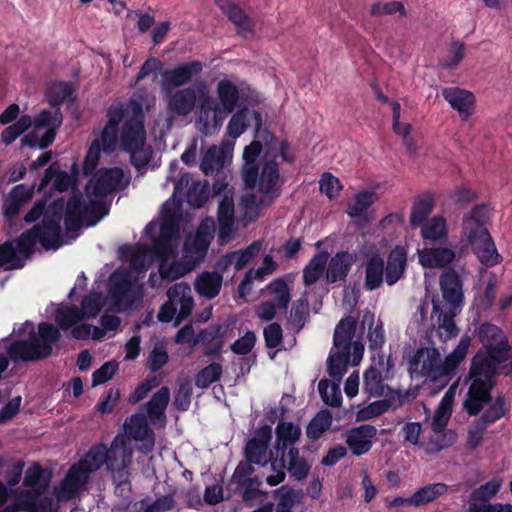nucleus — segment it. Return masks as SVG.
<instances>
[{"label": "nucleus", "mask_w": 512, "mask_h": 512, "mask_svg": "<svg viewBox=\"0 0 512 512\" xmlns=\"http://www.w3.org/2000/svg\"><path fill=\"white\" fill-rule=\"evenodd\" d=\"M407 249L397 245L389 253L385 268V280L388 285H394L404 275L407 266Z\"/></svg>", "instance_id": "34"}, {"label": "nucleus", "mask_w": 512, "mask_h": 512, "mask_svg": "<svg viewBox=\"0 0 512 512\" xmlns=\"http://www.w3.org/2000/svg\"><path fill=\"white\" fill-rule=\"evenodd\" d=\"M8 499L7 487L0 483V506ZM57 500L52 497L43 496L36 491H24L18 495L14 503L7 505L0 512H57Z\"/></svg>", "instance_id": "17"}, {"label": "nucleus", "mask_w": 512, "mask_h": 512, "mask_svg": "<svg viewBox=\"0 0 512 512\" xmlns=\"http://www.w3.org/2000/svg\"><path fill=\"white\" fill-rule=\"evenodd\" d=\"M318 390L322 400L331 407H339L342 403L340 382L330 383L328 380H320Z\"/></svg>", "instance_id": "54"}, {"label": "nucleus", "mask_w": 512, "mask_h": 512, "mask_svg": "<svg viewBox=\"0 0 512 512\" xmlns=\"http://www.w3.org/2000/svg\"><path fill=\"white\" fill-rule=\"evenodd\" d=\"M261 242L255 241L247 248L232 252L235 261V270L243 269L261 250Z\"/></svg>", "instance_id": "64"}, {"label": "nucleus", "mask_w": 512, "mask_h": 512, "mask_svg": "<svg viewBox=\"0 0 512 512\" xmlns=\"http://www.w3.org/2000/svg\"><path fill=\"white\" fill-rule=\"evenodd\" d=\"M435 200L433 195L424 194L414 200L411 213L410 224L413 228L418 227L420 224L428 220V216L433 211Z\"/></svg>", "instance_id": "43"}, {"label": "nucleus", "mask_w": 512, "mask_h": 512, "mask_svg": "<svg viewBox=\"0 0 512 512\" xmlns=\"http://www.w3.org/2000/svg\"><path fill=\"white\" fill-rule=\"evenodd\" d=\"M203 65L199 61L182 63L172 69L165 70L161 75L162 94H170L174 89L188 84L195 76L199 75Z\"/></svg>", "instance_id": "23"}, {"label": "nucleus", "mask_w": 512, "mask_h": 512, "mask_svg": "<svg viewBox=\"0 0 512 512\" xmlns=\"http://www.w3.org/2000/svg\"><path fill=\"white\" fill-rule=\"evenodd\" d=\"M125 436L139 442L137 449L144 454L153 451L155 446V435L149 427L147 417L144 414L136 413L128 417L124 422Z\"/></svg>", "instance_id": "22"}, {"label": "nucleus", "mask_w": 512, "mask_h": 512, "mask_svg": "<svg viewBox=\"0 0 512 512\" xmlns=\"http://www.w3.org/2000/svg\"><path fill=\"white\" fill-rule=\"evenodd\" d=\"M101 152L104 151L102 148V140L100 135L98 138L92 141L88 148L87 154L83 162V173L85 175H88L95 170V168L99 164Z\"/></svg>", "instance_id": "59"}, {"label": "nucleus", "mask_w": 512, "mask_h": 512, "mask_svg": "<svg viewBox=\"0 0 512 512\" xmlns=\"http://www.w3.org/2000/svg\"><path fill=\"white\" fill-rule=\"evenodd\" d=\"M421 237L425 241H439L447 236V222L443 216L436 215L420 224Z\"/></svg>", "instance_id": "44"}, {"label": "nucleus", "mask_w": 512, "mask_h": 512, "mask_svg": "<svg viewBox=\"0 0 512 512\" xmlns=\"http://www.w3.org/2000/svg\"><path fill=\"white\" fill-rule=\"evenodd\" d=\"M222 374V367L219 363H212L203 368L195 378V384L199 388H207L216 382Z\"/></svg>", "instance_id": "62"}, {"label": "nucleus", "mask_w": 512, "mask_h": 512, "mask_svg": "<svg viewBox=\"0 0 512 512\" xmlns=\"http://www.w3.org/2000/svg\"><path fill=\"white\" fill-rule=\"evenodd\" d=\"M170 401V390L162 387L158 390L145 405L146 414L152 424L157 422L165 423V410Z\"/></svg>", "instance_id": "39"}, {"label": "nucleus", "mask_w": 512, "mask_h": 512, "mask_svg": "<svg viewBox=\"0 0 512 512\" xmlns=\"http://www.w3.org/2000/svg\"><path fill=\"white\" fill-rule=\"evenodd\" d=\"M384 261L378 254L371 255L365 263V288L375 290L383 283Z\"/></svg>", "instance_id": "41"}, {"label": "nucleus", "mask_w": 512, "mask_h": 512, "mask_svg": "<svg viewBox=\"0 0 512 512\" xmlns=\"http://www.w3.org/2000/svg\"><path fill=\"white\" fill-rule=\"evenodd\" d=\"M60 332L50 323H40L38 333H30L27 340H18L8 344L6 339L0 341V379L9 366V360L36 361L48 357L53 345L59 340Z\"/></svg>", "instance_id": "7"}, {"label": "nucleus", "mask_w": 512, "mask_h": 512, "mask_svg": "<svg viewBox=\"0 0 512 512\" xmlns=\"http://www.w3.org/2000/svg\"><path fill=\"white\" fill-rule=\"evenodd\" d=\"M433 312L437 315L440 338L443 341H447L456 337L459 333V329L455 324L454 318L459 313H452L448 309L433 310Z\"/></svg>", "instance_id": "51"}, {"label": "nucleus", "mask_w": 512, "mask_h": 512, "mask_svg": "<svg viewBox=\"0 0 512 512\" xmlns=\"http://www.w3.org/2000/svg\"><path fill=\"white\" fill-rule=\"evenodd\" d=\"M145 233L153 237L155 258L160 260L158 272L161 278L175 280L184 276L190 269L174 259L178 247L179 227L171 217L164 218L160 223L150 222L145 227Z\"/></svg>", "instance_id": "8"}, {"label": "nucleus", "mask_w": 512, "mask_h": 512, "mask_svg": "<svg viewBox=\"0 0 512 512\" xmlns=\"http://www.w3.org/2000/svg\"><path fill=\"white\" fill-rule=\"evenodd\" d=\"M217 219L218 240L220 244H226L234 238L236 232L234 198L231 195H225L219 201Z\"/></svg>", "instance_id": "27"}, {"label": "nucleus", "mask_w": 512, "mask_h": 512, "mask_svg": "<svg viewBox=\"0 0 512 512\" xmlns=\"http://www.w3.org/2000/svg\"><path fill=\"white\" fill-rule=\"evenodd\" d=\"M167 297L168 301L161 306L157 318L163 323L175 318V325L178 326L191 314L194 307L191 288L185 282L176 283L168 289Z\"/></svg>", "instance_id": "14"}, {"label": "nucleus", "mask_w": 512, "mask_h": 512, "mask_svg": "<svg viewBox=\"0 0 512 512\" xmlns=\"http://www.w3.org/2000/svg\"><path fill=\"white\" fill-rule=\"evenodd\" d=\"M186 188L187 187H185L184 190ZM206 188V185L202 184L199 181L192 182L188 187L186 193L184 191L182 196L178 198L181 199L185 195L186 201L191 207L200 208L207 199Z\"/></svg>", "instance_id": "60"}, {"label": "nucleus", "mask_w": 512, "mask_h": 512, "mask_svg": "<svg viewBox=\"0 0 512 512\" xmlns=\"http://www.w3.org/2000/svg\"><path fill=\"white\" fill-rule=\"evenodd\" d=\"M108 121L101 131L102 148L104 153H112L118 143V126L124 118L122 105H113L107 112Z\"/></svg>", "instance_id": "32"}, {"label": "nucleus", "mask_w": 512, "mask_h": 512, "mask_svg": "<svg viewBox=\"0 0 512 512\" xmlns=\"http://www.w3.org/2000/svg\"><path fill=\"white\" fill-rule=\"evenodd\" d=\"M377 435V429L370 424L353 427L346 432V444L355 456H361L369 452L372 447V439Z\"/></svg>", "instance_id": "28"}, {"label": "nucleus", "mask_w": 512, "mask_h": 512, "mask_svg": "<svg viewBox=\"0 0 512 512\" xmlns=\"http://www.w3.org/2000/svg\"><path fill=\"white\" fill-rule=\"evenodd\" d=\"M276 456L280 457L279 466L285 467L286 450L293 448L292 446L300 439L301 428L292 422L279 421L276 426Z\"/></svg>", "instance_id": "29"}, {"label": "nucleus", "mask_w": 512, "mask_h": 512, "mask_svg": "<svg viewBox=\"0 0 512 512\" xmlns=\"http://www.w3.org/2000/svg\"><path fill=\"white\" fill-rule=\"evenodd\" d=\"M285 460V468L295 479L302 480L308 475L310 465L304 458L299 456L298 449L290 448L285 453Z\"/></svg>", "instance_id": "52"}, {"label": "nucleus", "mask_w": 512, "mask_h": 512, "mask_svg": "<svg viewBox=\"0 0 512 512\" xmlns=\"http://www.w3.org/2000/svg\"><path fill=\"white\" fill-rule=\"evenodd\" d=\"M219 6L229 20L235 25L237 32L242 36L252 33V22L246 13L235 3L229 0H219Z\"/></svg>", "instance_id": "38"}, {"label": "nucleus", "mask_w": 512, "mask_h": 512, "mask_svg": "<svg viewBox=\"0 0 512 512\" xmlns=\"http://www.w3.org/2000/svg\"><path fill=\"white\" fill-rule=\"evenodd\" d=\"M120 143L122 149L130 154L131 163L136 168H142L148 164L152 150L146 145V132L141 109L125 121Z\"/></svg>", "instance_id": "13"}, {"label": "nucleus", "mask_w": 512, "mask_h": 512, "mask_svg": "<svg viewBox=\"0 0 512 512\" xmlns=\"http://www.w3.org/2000/svg\"><path fill=\"white\" fill-rule=\"evenodd\" d=\"M215 223L212 218L204 219L193 236H189L184 244L186 257L193 261L202 259L214 238Z\"/></svg>", "instance_id": "25"}, {"label": "nucleus", "mask_w": 512, "mask_h": 512, "mask_svg": "<svg viewBox=\"0 0 512 512\" xmlns=\"http://www.w3.org/2000/svg\"><path fill=\"white\" fill-rule=\"evenodd\" d=\"M466 45L459 41H452L445 58L441 61L440 66L444 69H455L465 57Z\"/></svg>", "instance_id": "58"}, {"label": "nucleus", "mask_w": 512, "mask_h": 512, "mask_svg": "<svg viewBox=\"0 0 512 512\" xmlns=\"http://www.w3.org/2000/svg\"><path fill=\"white\" fill-rule=\"evenodd\" d=\"M267 289L272 295V301L278 309L286 310L290 302V290L283 279H277L271 282Z\"/></svg>", "instance_id": "55"}, {"label": "nucleus", "mask_w": 512, "mask_h": 512, "mask_svg": "<svg viewBox=\"0 0 512 512\" xmlns=\"http://www.w3.org/2000/svg\"><path fill=\"white\" fill-rule=\"evenodd\" d=\"M368 322L370 324L369 332H368V340L369 347L372 350L380 349L385 343V334L383 325L380 321H378L375 326L374 324V315L371 313H366L363 316V323Z\"/></svg>", "instance_id": "57"}, {"label": "nucleus", "mask_w": 512, "mask_h": 512, "mask_svg": "<svg viewBox=\"0 0 512 512\" xmlns=\"http://www.w3.org/2000/svg\"><path fill=\"white\" fill-rule=\"evenodd\" d=\"M104 299L101 293H90L81 302V310L75 306L61 305L55 313V321L62 330L70 329L84 318H94L101 311Z\"/></svg>", "instance_id": "16"}, {"label": "nucleus", "mask_w": 512, "mask_h": 512, "mask_svg": "<svg viewBox=\"0 0 512 512\" xmlns=\"http://www.w3.org/2000/svg\"><path fill=\"white\" fill-rule=\"evenodd\" d=\"M231 481L242 492L243 500L249 506L255 502H263L266 494L259 490L261 484L257 476H254V468L249 461H241L235 468Z\"/></svg>", "instance_id": "20"}, {"label": "nucleus", "mask_w": 512, "mask_h": 512, "mask_svg": "<svg viewBox=\"0 0 512 512\" xmlns=\"http://www.w3.org/2000/svg\"><path fill=\"white\" fill-rule=\"evenodd\" d=\"M442 297L432 299L433 310L448 309L452 313H460L464 306L463 280L453 269H445L440 276Z\"/></svg>", "instance_id": "15"}, {"label": "nucleus", "mask_w": 512, "mask_h": 512, "mask_svg": "<svg viewBox=\"0 0 512 512\" xmlns=\"http://www.w3.org/2000/svg\"><path fill=\"white\" fill-rule=\"evenodd\" d=\"M454 395L455 391L451 387L441 399L432 417V430H445V427L452 414Z\"/></svg>", "instance_id": "45"}, {"label": "nucleus", "mask_w": 512, "mask_h": 512, "mask_svg": "<svg viewBox=\"0 0 512 512\" xmlns=\"http://www.w3.org/2000/svg\"><path fill=\"white\" fill-rule=\"evenodd\" d=\"M216 92L219 108L226 115L232 113L240 100V92L236 84L229 79H222L217 84Z\"/></svg>", "instance_id": "36"}, {"label": "nucleus", "mask_w": 512, "mask_h": 512, "mask_svg": "<svg viewBox=\"0 0 512 512\" xmlns=\"http://www.w3.org/2000/svg\"><path fill=\"white\" fill-rule=\"evenodd\" d=\"M503 485V478L495 476L485 484H482L478 488L472 491L470 495V502H486L490 503L489 500L497 495L500 488Z\"/></svg>", "instance_id": "53"}, {"label": "nucleus", "mask_w": 512, "mask_h": 512, "mask_svg": "<svg viewBox=\"0 0 512 512\" xmlns=\"http://www.w3.org/2000/svg\"><path fill=\"white\" fill-rule=\"evenodd\" d=\"M65 207L64 200H55L47 209L43 200L37 201L26 213V223L36 222L41 216L40 225L23 232L15 241H7L0 245V267L19 269L25 260L34 252L39 243L45 249L56 250L64 242L61 239V221Z\"/></svg>", "instance_id": "2"}, {"label": "nucleus", "mask_w": 512, "mask_h": 512, "mask_svg": "<svg viewBox=\"0 0 512 512\" xmlns=\"http://www.w3.org/2000/svg\"><path fill=\"white\" fill-rule=\"evenodd\" d=\"M153 258H155L153 244L149 246L145 243H139L134 248L130 260V269L135 273H143L147 270Z\"/></svg>", "instance_id": "50"}, {"label": "nucleus", "mask_w": 512, "mask_h": 512, "mask_svg": "<svg viewBox=\"0 0 512 512\" xmlns=\"http://www.w3.org/2000/svg\"><path fill=\"white\" fill-rule=\"evenodd\" d=\"M61 123L62 115L58 109L54 112L43 110L32 120L35 131L26 135L22 139V144L32 148L44 149L48 147L54 141L56 130Z\"/></svg>", "instance_id": "18"}, {"label": "nucleus", "mask_w": 512, "mask_h": 512, "mask_svg": "<svg viewBox=\"0 0 512 512\" xmlns=\"http://www.w3.org/2000/svg\"><path fill=\"white\" fill-rule=\"evenodd\" d=\"M419 262L426 268H443L455 258V253L448 247L424 248L418 251Z\"/></svg>", "instance_id": "35"}, {"label": "nucleus", "mask_w": 512, "mask_h": 512, "mask_svg": "<svg viewBox=\"0 0 512 512\" xmlns=\"http://www.w3.org/2000/svg\"><path fill=\"white\" fill-rule=\"evenodd\" d=\"M222 281V274H220L218 271H206L201 273L196 278L195 290L200 296L206 299H213L219 294L222 286Z\"/></svg>", "instance_id": "40"}, {"label": "nucleus", "mask_w": 512, "mask_h": 512, "mask_svg": "<svg viewBox=\"0 0 512 512\" xmlns=\"http://www.w3.org/2000/svg\"><path fill=\"white\" fill-rule=\"evenodd\" d=\"M251 118H253L256 123L255 133L257 132L258 129L263 130L261 127L262 126L261 114L257 111H254V110L252 111V110L248 109L247 107H244V108L237 110L232 115L231 119L229 120V122L227 124V128H226L227 134L231 138L237 139L247 130V128L249 127Z\"/></svg>", "instance_id": "33"}, {"label": "nucleus", "mask_w": 512, "mask_h": 512, "mask_svg": "<svg viewBox=\"0 0 512 512\" xmlns=\"http://www.w3.org/2000/svg\"><path fill=\"white\" fill-rule=\"evenodd\" d=\"M234 143L223 140L219 145L210 146L203 154L200 168L205 175H216L231 162Z\"/></svg>", "instance_id": "26"}, {"label": "nucleus", "mask_w": 512, "mask_h": 512, "mask_svg": "<svg viewBox=\"0 0 512 512\" xmlns=\"http://www.w3.org/2000/svg\"><path fill=\"white\" fill-rule=\"evenodd\" d=\"M133 448L125 435L118 434L109 448L103 444L93 446L86 455L73 464L63 480L54 487L57 502H66L78 497L87 488L90 474L104 463L113 473L128 474L132 463Z\"/></svg>", "instance_id": "3"}, {"label": "nucleus", "mask_w": 512, "mask_h": 512, "mask_svg": "<svg viewBox=\"0 0 512 512\" xmlns=\"http://www.w3.org/2000/svg\"><path fill=\"white\" fill-rule=\"evenodd\" d=\"M378 200L374 191H361L355 195L353 201L348 205L347 214L352 218H363L368 208Z\"/></svg>", "instance_id": "48"}, {"label": "nucleus", "mask_w": 512, "mask_h": 512, "mask_svg": "<svg viewBox=\"0 0 512 512\" xmlns=\"http://www.w3.org/2000/svg\"><path fill=\"white\" fill-rule=\"evenodd\" d=\"M271 439V426L264 425L259 427L253 437L246 443L244 453L247 461L261 466L271 462V454L268 452Z\"/></svg>", "instance_id": "24"}, {"label": "nucleus", "mask_w": 512, "mask_h": 512, "mask_svg": "<svg viewBox=\"0 0 512 512\" xmlns=\"http://www.w3.org/2000/svg\"><path fill=\"white\" fill-rule=\"evenodd\" d=\"M353 263V257L348 252L336 253L328 262L326 269V281L335 283L346 278Z\"/></svg>", "instance_id": "37"}, {"label": "nucleus", "mask_w": 512, "mask_h": 512, "mask_svg": "<svg viewBox=\"0 0 512 512\" xmlns=\"http://www.w3.org/2000/svg\"><path fill=\"white\" fill-rule=\"evenodd\" d=\"M225 117L226 114L203 86L197 119L198 130L204 135H212L222 126Z\"/></svg>", "instance_id": "21"}, {"label": "nucleus", "mask_w": 512, "mask_h": 512, "mask_svg": "<svg viewBox=\"0 0 512 512\" xmlns=\"http://www.w3.org/2000/svg\"><path fill=\"white\" fill-rule=\"evenodd\" d=\"M32 126V118L21 116L15 123L5 128L1 133V140L5 145L12 144L21 134Z\"/></svg>", "instance_id": "56"}, {"label": "nucleus", "mask_w": 512, "mask_h": 512, "mask_svg": "<svg viewBox=\"0 0 512 512\" xmlns=\"http://www.w3.org/2000/svg\"><path fill=\"white\" fill-rule=\"evenodd\" d=\"M442 96L456 110L462 120H468L475 107V97L467 90L448 87L442 90Z\"/></svg>", "instance_id": "30"}, {"label": "nucleus", "mask_w": 512, "mask_h": 512, "mask_svg": "<svg viewBox=\"0 0 512 512\" xmlns=\"http://www.w3.org/2000/svg\"><path fill=\"white\" fill-rule=\"evenodd\" d=\"M449 490L445 483H432L417 489L411 496L410 500L415 507L423 506L430 503L440 496L445 495Z\"/></svg>", "instance_id": "42"}, {"label": "nucleus", "mask_w": 512, "mask_h": 512, "mask_svg": "<svg viewBox=\"0 0 512 512\" xmlns=\"http://www.w3.org/2000/svg\"><path fill=\"white\" fill-rule=\"evenodd\" d=\"M471 345L470 336H464L444 359L435 347H420L409 355L407 369L411 378H425L444 387L454 377L457 367L465 359Z\"/></svg>", "instance_id": "5"}, {"label": "nucleus", "mask_w": 512, "mask_h": 512, "mask_svg": "<svg viewBox=\"0 0 512 512\" xmlns=\"http://www.w3.org/2000/svg\"><path fill=\"white\" fill-rule=\"evenodd\" d=\"M129 183L130 173L122 168H102L96 171L85 187L88 202L80 193L74 194L67 201L64 217L66 230L78 231L83 226L97 223L99 218L92 222L89 218L99 210L101 200L115 191L126 188Z\"/></svg>", "instance_id": "4"}, {"label": "nucleus", "mask_w": 512, "mask_h": 512, "mask_svg": "<svg viewBox=\"0 0 512 512\" xmlns=\"http://www.w3.org/2000/svg\"><path fill=\"white\" fill-rule=\"evenodd\" d=\"M390 407V402L388 400H377L374 401L367 406L359 408L356 412V420L357 421H366L382 415L386 411H388Z\"/></svg>", "instance_id": "61"}, {"label": "nucleus", "mask_w": 512, "mask_h": 512, "mask_svg": "<svg viewBox=\"0 0 512 512\" xmlns=\"http://www.w3.org/2000/svg\"><path fill=\"white\" fill-rule=\"evenodd\" d=\"M166 97L167 108L177 116L189 115L196 106L197 93L193 87H186L163 94Z\"/></svg>", "instance_id": "31"}, {"label": "nucleus", "mask_w": 512, "mask_h": 512, "mask_svg": "<svg viewBox=\"0 0 512 512\" xmlns=\"http://www.w3.org/2000/svg\"><path fill=\"white\" fill-rule=\"evenodd\" d=\"M143 296V285L132 271L126 269L115 270L108 281L109 309L121 311L130 308Z\"/></svg>", "instance_id": "12"}, {"label": "nucleus", "mask_w": 512, "mask_h": 512, "mask_svg": "<svg viewBox=\"0 0 512 512\" xmlns=\"http://www.w3.org/2000/svg\"><path fill=\"white\" fill-rule=\"evenodd\" d=\"M393 363L390 357L380 355L378 361L371 365L363 375V390L370 397L389 396L390 387L385 380L392 376Z\"/></svg>", "instance_id": "19"}, {"label": "nucleus", "mask_w": 512, "mask_h": 512, "mask_svg": "<svg viewBox=\"0 0 512 512\" xmlns=\"http://www.w3.org/2000/svg\"><path fill=\"white\" fill-rule=\"evenodd\" d=\"M490 220V208L477 205L464 215L462 229L467 241L472 246L478 260L486 267L495 266L502 261L487 225Z\"/></svg>", "instance_id": "10"}, {"label": "nucleus", "mask_w": 512, "mask_h": 512, "mask_svg": "<svg viewBox=\"0 0 512 512\" xmlns=\"http://www.w3.org/2000/svg\"><path fill=\"white\" fill-rule=\"evenodd\" d=\"M293 163L295 156L287 140L277 139L270 131L258 129L255 139L244 148L242 179L246 188L261 195V201L271 205L282 193L284 180L279 163Z\"/></svg>", "instance_id": "1"}, {"label": "nucleus", "mask_w": 512, "mask_h": 512, "mask_svg": "<svg viewBox=\"0 0 512 512\" xmlns=\"http://www.w3.org/2000/svg\"><path fill=\"white\" fill-rule=\"evenodd\" d=\"M493 378L489 379V384L477 382L476 377H469L471 383L468 391V397L464 402V408L470 415H477L481 410L483 414L481 420L485 424L493 423L506 414L505 398L497 396L492 398L490 390L494 382Z\"/></svg>", "instance_id": "11"}, {"label": "nucleus", "mask_w": 512, "mask_h": 512, "mask_svg": "<svg viewBox=\"0 0 512 512\" xmlns=\"http://www.w3.org/2000/svg\"><path fill=\"white\" fill-rule=\"evenodd\" d=\"M355 331L356 322L353 318L341 319L335 327L333 349L327 363L330 377L338 382L350 364L356 366L362 360L364 346L361 341H353Z\"/></svg>", "instance_id": "9"}, {"label": "nucleus", "mask_w": 512, "mask_h": 512, "mask_svg": "<svg viewBox=\"0 0 512 512\" xmlns=\"http://www.w3.org/2000/svg\"><path fill=\"white\" fill-rule=\"evenodd\" d=\"M262 206L268 205L261 201V195L250 192L242 196L240 202L241 221L245 226L258 218Z\"/></svg>", "instance_id": "46"}, {"label": "nucleus", "mask_w": 512, "mask_h": 512, "mask_svg": "<svg viewBox=\"0 0 512 512\" xmlns=\"http://www.w3.org/2000/svg\"><path fill=\"white\" fill-rule=\"evenodd\" d=\"M328 262V253L319 252L313 256L303 269V282L306 286L315 284L324 273Z\"/></svg>", "instance_id": "49"}, {"label": "nucleus", "mask_w": 512, "mask_h": 512, "mask_svg": "<svg viewBox=\"0 0 512 512\" xmlns=\"http://www.w3.org/2000/svg\"><path fill=\"white\" fill-rule=\"evenodd\" d=\"M72 93L73 87L71 83H54L48 90V101L52 106H58L70 97Z\"/></svg>", "instance_id": "63"}, {"label": "nucleus", "mask_w": 512, "mask_h": 512, "mask_svg": "<svg viewBox=\"0 0 512 512\" xmlns=\"http://www.w3.org/2000/svg\"><path fill=\"white\" fill-rule=\"evenodd\" d=\"M456 441V434L450 430H432L431 436L421 445L426 453L434 454L452 446Z\"/></svg>", "instance_id": "47"}, {"label": "nucleus", "mask_w": 512, "mask_h": 512, "mask_svg": "<svg viewBox=\"0 0 512 512\" xmlns=\"http://www.w3.org/2000/svg\"><path fill=\"white\" fill-rule=\"evenodd\" d=\"M477 337L483 348L471 361L469 377H476L477 382L489 384L500 364L510 359L511 346L504 331L495 324L482 323L477 330Z\"/></svg>", "instance_id": "6"}]
</instances>
